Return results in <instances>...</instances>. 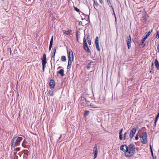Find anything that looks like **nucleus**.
<instances>
[{"instance_id": "obj_33", "label": "nucleus", "mask_w": 159, "mask_h": 159, "mask_svg": "<svg viewBox=\"0 0 159 159\" xmlns=\"http://www.w3.org/2000/svg\"><path fill=\"white\" fill-rule=\"evenodd\" d=\"M78 33V31H77L76 32V38L77 41V42H79Z\"/></svg>"}, {"instance_id": "obj_10", "label": "nucleus", "mask_w": 159, "mask_h": 159, "mask_svg": "<svg viewBox=\"0 0 159 159\" xmlns=\"http://www.w3.org/2000/svg\"><path fill=\"white\" fill-rule=\"evenodd\" d=\"M152 33V30H150L147 34L144 36L143 38L142 39L141 41V44H143L144 43V41L148 38L149 36Z\"/></svg>"}, {"instance_id": "obj_40", "label": "nucleus", "mask_w": 159, "mask_h": 159, "mask_svg": "<svg viewBox=\"0 0 159 159\" xmlns=\"http://www.w3.org/2000/svg\"><path fill=\"white\" fill-rule=\"evenodd\" d=\"M43 66V72L45 70V66Z\"/></svg>"}, {"instance_id": "obj_2", "label": "nucleus", "mask_w": 159, "mask_h": 159, "mask_svg": "<svg viewBox=\"0 0 159 159\" xmlns=\"http://www.w3.org/2000/svg\"><path fill=\"white\" fill-rule=\"evenodd\" d=\"M23 139V138L20 137L16 136L14 137L11 143V148H15L16 147L19 146Z\"/></svg>"}, {"instance_id": "obj_25", "label": "nucleus", "mask_w": 159, "mask_h": 159, "mask_svg": "<svg viewBox=\"0 0 159 159\" xmlns=\"http://www.w3.org/2000/svg\"><path fill=\"white\" fill-rule=\"evenodd\" d=\"M89 113V111H86L84 113V116L85 117L88 116Z\"/></svg>"}, {"instance_id": "obj_24", "label": "nucleus", "mask_w": 159, "mask_h": 159, "mask_svg": "<svg viewBox=\"0 0 159 159\" xmlns=\"http://www.w3.org/2000/svg\"><path fill=\"white\" fill-rule=\"evenodd\" d=\"M128 134V133L127 132H126L125 133V134H124V136L123 137V140H125L126 139V137L127 136V134Z\"/></svg>"}, {"instance_id": "obj_30", "label": "nucleus", "mask_w": 159, "mask_h": 159, "mask_svg": "<svg viewBox=\"0 0 159 159\" xmlns=\"http://www.w3.org/2000/svg\"><path fill=\"white\" fill-rule=\"evenodd\" d=\"M153 69H154V65H153V63H152V65H151V67H150V68H149V69H150V70H153V71H154Z\"/></svg>"}, {"instance_id": "obj_34", "label": "nucleus", "mask_w": 159, "mask_h": 159, "mask_svg": "<svg viewBox=\"0 0 159 159\" xmlns=\"http://www.w3.org/2000/svg\"><path fill=\"white\" fill-rule=\"evenodd\" d=\"M156 38L157 39L159 38V31H157Z\"/></svg>"}, {"instance_id": "obj_8", "label": "nucleus", "mask_w": 159, "mask_h": 159, "mask_svg": "<svg viewBox=\"0 0 159 159\" xmlns=\"http://www.w3.org/2000/svg\"><path fill=\"white\" fill-rule=\"evenodd\" d=\"M97 146L96 144H95L93 149V152L94 153V159L97 156L98 154V149H97Z\"/></svg>"}, {"instance_id": "obj_22", "label": "nucleus", "mask_w": 159, "mask_h": 159, "mask_svg": "<svg viewBox=\"0 0 159 159\" xmlns=\"http://www.w3.org/2000/svg\"><path fill=\"white\" fill-rule=\"evenodd\" d=\"M72 32V30L70 29H69L67 31L66 35H70Z\"/></svg>"}, {"instance_id": "obj_50", "label": "nucleus", "mask_w": 159, "mask_h": 159, "mask_svg": "<svg viewBox=\"0 0 159 159\" xmlns=\"http://www.w3.org/2000/svg\"><path fill=\"white\" fill-rule=\"evenodd\" d=\"M24 142H23L22 144V145L23 147H25L24 146Z\"/></svg>"}, {"instance_id": "obj_28", "label": "nucleus", "mask_w": 159, "mask_h": 159, "mask_svg": "<svg viewBox=\"0 0 159 159\" xmlns=\"http://www.w3.org/2000/svg\"><path fill=\"white\" fill-rule=\"evenodd\" d=\"M61 59L62 61H65L66 60V57L64 56H62Z\"/></svg>"}, {"instance_id": "obj_6", "label": "nucleus", "mask_w": 159, "mask_h": 159, "mask_svg": "<svg viewBox=\"0 0 159 159\" xmlns=\"http://www.w3.org/2000/svg\"><path fill=\"white\" fill-rule=\"evenodd\" d=\"M126 43L128 47V49H130L131 45V38L130 35H129V36L127 39L126 40Z\"/></svg>"}, {"instance_id": "obj_32", "label": "nucleus", "mask_w": 159, "mask_h": 159, "mask_svg": "<svg viewBox=\"0 0 159 159\" xmlns=\"http://www.w3.org/2000/svg\"><path fill=\"white\" fill-rule=\"evenodd\" d=\"M75 10L78 12H80V10L77 7L74 6Z\"/></svg>"}, {"instance_id": "obj_5", "label": "nucleus", "mask_w": 159, "mask_h": 159, "mask_svg": "<svg viewBox=\"0 0 159 159\" xmlns=\"http://www.w3.org/2000/svg\"><path fill=\"white\" fill-rule=\"evenodd\" d=\"M147 134L146 132L143 133L142 136L140 137L142 143L145 144L147 143Z\"/></svg>"}, {"instance_id": "obj_39", "label": "nucleus", "mask_w": 159, "mask_h": 159, "mask_svg": "<svg viewBox=\"0 0 159 159\" xmlns=\"http://www.w3.org/2000/svg\"><path fill=\"white\" fill-rule=\"evenodd\" d=\"M151 151V155H152V157H154V156H153V152L152 150V151Z\"/></svg>"}, {"instance_id": "obj_19", "label": "nucleus", "mask_w": 159, "mask_h": 159, "mask_svg": "<svg viewBox=\"0 0 159 159\" xmlns=\"http://www.w3.org/2000/svg\"><path fill=\"white\" fill-rule=\"evenodd\" d=\"M89 106L91 108H96L98 107L96 105L92 103L90 104Z\"/></svg>"}, {"instance_id": "obj_9", "label": "nucleus", "mask_w": 159, "mask_h": 159, "mask_svg": "<svg viewBox=\"0 0 159 159\" xmlns=\"http://www.w3.org/2000/svg\"><path fill=\"white\" fill-rule=\"evenodd\" d=\"M95 43L96 45V47L97 50L98 51H100V49L99 48V41H98V37L97 36L96 37Z\"/></svg>"}, {"instance_id": "obj_26", "label": "nucleus", "mask_w": 159, "mask_h": 159, "mask_svg": "<svg viewBox=\"0 0 159 159\" xmlns=\"http://www.w3.org/2000/svg\"><path fill=\"white\" fill-rule=\"evenodd\" d=\"M72 62L71 61H68V65L67 67V69H69V68L71 67V63Z\"/></svg>"}, {"instance_id": "obj_51", "label": "nucleus", "mask_w": 159, "mask_h": 159, "mask_svg": "<svg viewBox=\"0 0 159 159\" xmlns=\"http://www.w3.org/2000/svg\"><path fill=\"white\" fill-rule=\"evenodd\" d=\"M158 118H155V120L154 121H157V120H158Z\"/></svg>"}, {"instance_id": "obj_41", "label": "nucleus", "mask_w": 159, "mask_h": 159, "mask_svg": "<svg viewBox=\"0 0 159 159\" xmlns=\"http://www.w3.org/2000/svg\"><path fill=\"white\" fill-rule=\"evenodd\" d=\"M157 121H154V126L155 127L156 126V124H157Z\"/></svg>"}, {"instance_id": "obj_47", "label": "nucleus", "mask_w": 159, "mask_h": 159, "mask_svg": "<svg viewBox=\"0 0 159 159\" xmlns=\"http://www.w3.org/2000/svg\"><path fill=\"white\" fill-rule=\"evenodd\" d=\"M153 71H153V70H150L149 72L150 73H154Z\"/></svg>"}, {"instance_id": "obj_20", "label": "nucleus", "mask_w": 159, "mask_h": 159, "mask_svg": "<svg viewBox=\"0 0 159 159\" xmlns=\"http://www.w3.org/2000/svg\"><path fill=\"white\" fill-rule=\"evenodd\" d=\"M133 80V78H132L128 79L127 81V84H130L131 83Z\"/></svg>"}, {"instance_id": "obj_56", "label": "nucleus", "mask_w": 159, "mask_h": 159, "mask_svg": "<svg viewBox=\"0 0 159 159\" xmlns=\"http://www.w3.org/2000/svg\"><path fill=\"white\" fill-rule=\"evenodd\" d=\"M88 98V100H89V99H88V98Z\"/></svg>"}, {"instance_id": "obj_55", "label": "nucleus", "mask_w": 159, "mask_h": 159, "mask_svg": "<svg viewBox=\"0 0 159 159\" xmlns=\"http://www.w3.org/2000/svg\"><path fill=\"white\" fill-rule=\"evenodd\" d=\"M61 66H59V67H58V69H59V68H61Z\"/></svg>"}, {"instance_id": "obj_16", "label": "nucleus", "mask_w": 159, "mask_h": 159, "mask_svg": "<svg viewBox=\"0 0 159 159\" xmlns=\"http://www.w3.org/2000/svg\"><path fill=\"white\" fill-rule=\"evenodd\" d=\"M123 131V129L122 128L120 130L119 132V139L120 140H123V137L122 133Z\"/></svg>"}, {"instance_id": "obj_49", "label": "nucleus", "mask_w": 159, "mask_h": 159, "mask_svg": "<svg viewBox=\"0 0 159 159\" xmlns=\"http://www.w3.org/2000/svg\"><path fill=\"white\" fill-rule=\"evenodd\" d=\"M157 49H158V52L159 53V44H158V46H157Z\"/></svg>"}, {"instance_id": "obj_38", "label": "nucleus", "mask_w": 159, "mask_h": 159, "mask_svg": "<svg viewBox=\"0 0 159 159\" xmlns=\"http://www.w3.org/2000/svg\"><path fill=\"white\" fill-rule=\"evenodd\" d=\"M138 139L139 137L138 136V134H137L135 137V139L136 140H137Z\"/></svg>"}, {"instance_id": "obj_12", "label": "nucleus", "mask_w": 159, "mask_h": 159, "mask_svg": "<svg viewBox=\"0 0 159 159\" xmlns=\"http://www.w3.org/2000/svg\"><path fill=\"white\" fill-rule=\"evenodd\" d=\"M55 85V82L53 80H51L49 82V87L50 89L54 88Z\"/></svg>"}, {"instance_id": "obj_15", "label": "nucleus", "mask_w": 159, "mask_h": 159, "mask_svg": "<svg viewBox=\"0 0 159 159\" xmlns=\"http://www.w3.org/2000/svg\"><path fill=\"white\" fill-rule=\"evenodd\" d=\"M154 64L157 70H159V64L158 61L157 59H155L154 61Z\"/></svg>"}, {"instance_id": "obj_21", "label": "nucleus", "mask_w": 159, "mask_h": 159, "mask_svg": "<svg viewBox=\"0 0 159 159\" xmlns=\"http://www.w3.org/2000/svg\"><path fill=\"white\" fill-rule=\"evenodd\" d=\"M93 61H91L88 64L87 66V69L88 70L90 68L91 64L93 63Z\"/></svg>"}, {"instance_id": "obj_31", "label": "nucleus", "mask_w": 159, "mask_h": 159, "mask_svg": "<svg viewBox=\"0 0 159 159\" xmlns=\"http://www.w3.org/2000/svg\"><path fill=\"white\" fill-rule=\"evenodd\" d=\"M53 36H52V38H51V40H50V44L52 45L53 42Z\"/></svg>"}, {"instance_id": "obj_11", "label": "nucleus", "mask_w": 159, "mask_h": 159, "mask_svg": "<svg viewBox=\"0 0 159 159\" xmlns=\"http://www.w3.org/2000/svg\"><path fill=\"white\" fill-rule=\"evenodd\" d=\"M42 66H45L47 63L46 54L44 53L43 54V58H41Z\"/></svg>"}, {"instance_id": "obj_29", "label": "nucleus", "mask_w": 159, "mask_h": 159, "mask_svg": "<svg viewBox=\"0 0 159 159\" xmlns=\"http://www.w3.org/2000/svg\"><path fill=\"white\" fill-rule=\"evenodd\" d=\"M86 102V104L87 106H89L90 105V101L89 100H88V98H87L86 101L85 102Z\"/></svg>"}, {"instance_id": "obj_52", "label": "nucleus", "mask_w": 159, "mask_h": 159, "mask_svg": "<svg viewBox=\"0 0 159 159\" xmlns=\"http://www.w3.org/2000/svg\"><path fill=\"white\" fill-rule=\"evenodd\" d=\"M113 14L114 15V16H116V15L115 14V12H114V11H113Z\"/></svg>"}, {"instance_id": "obj_36", "label": "nucleus", "mask_w": 159, "mask_h": 159, "mask_svg": "<svg viewBox=\"0 0 159 159\" xmlns=\"http://www.w3.org/2000/svg\"><path fill=\"white\" fill-rule=\"evenodd\" d=\"M88 43L89 45H90L91 44V42L90 39H88Z\"/></svg>"}, {"instance_id": "obj_45", "label": "nucleus", "mask_w": 159, "mask_h": 159, "mask_svg": "<svg viewBox=\"0 0 159 159\" xmlns=\"http://www.w3.org/2000/svg\"><path fill=\"white\" fill-rule=\"evenodd\" d=\"M99 1L101 3V4H102L103 3V2L102 0H99Z\"/></svg>"}, {"instance_id": "obj_46", "label": "nucleus", "mask_w": 159, "mask_h": 159, "mask_svg": "<svg viewBox=\"0 0 159 159\" xmlns=\"http://www.w3.org/2000/svg\"><path fill=\"white\" fill-rule=\"evenodd\" d=\"M149 147L150 149V151H152V150L151 145H149Z\"/></svg>"}, {"instance_id": "obj_7", "label": "nucleus", "mask_w": 159, "mask_h": 159, "mask_svg": "<svg viewBox=\"0 0 159 159\" xmlns=\"http://www.w3.org/2000/svg\"><path fill=\"white\" fill-rule=\"evenodd\" d=\"M136 131V129L135 128H133L130 131V133L129 135L130 139H132Z\"/></svg>"}, {"instance_id": "obj_57", "label": "nucleus", "mask_w": 159, "mask_h": 159, "mask_svg": "<svg viewBox=\"0 0 159 159\" xmlns=\"http://www.w3.org/2000/svg\"><path fill=\"white\" fill-rule=\"evenodd\" d=\"M20 116V114L19 113V116Z\"/></svg>"}, {"instance_id": "obj_48", "label": "nucleus", "mask_w": 159, "mask_h": 159, "mask_svg": "<svg viewBox=\"0 0 159 159\" xmlns=\"http://www.w3.org/2000/svg\"><path fill=\"white\" fill-rule=\"evenodd\" d=\"M61 135H62L61 134L60 135V137H59V138L58 139V140H60V139H61Z\"/></svg>"}, {"instance_id": "obj_18", "label": "nucleus", "mask_w": 159, "mask_h": 159, "mask_svg": "<svg viewBox=\"0 0 159 159\" xmlns=\"http://www.w3.org/2000/svg\"><path fill=\"white\" fill-rule=\"evenodd\" d=\"M93 7H94V8L96 10H97V9L95 8V6H96V7H98L99 5V4L97 1L95 0H93Z\"/></svg>"}, {"instance_id": "obj_23", "label": "nucleus", "mask_w": 159, "mask_h": 159, "mask_svg": "<svg viewBox=\"0 0 159 159\" xmlns=\"http://www.w3.org/2000/svg\"><path fill=\"white\" fill-rule=\"evenodd\" d=\"M48 93L49 94V95L51 96H53L54 95L53 92L52 91H51L50 90H49L48 91Z\"/></svg>"}, {"instance_id": "obj_53", "label": "nucleus", "mask_w": 159, "mask_h": 159, "mask_svg": "<svg viewBox=\"0 0 159 159\" xmlns=\"http://www.w3.org/2000/svg\"><path fill=\"white\" fill-rule=\"evenodd\" d=\"M115 21H116V16H115Z\"/></svg>"}, {"instance_id": "obj_27", "label": "nucleus", "mask_w": 159, "mask_h": 159, "mask_svg": "<svg viewBox=\"0 0 159 159\" xmlns=\"http://www.w3.org/2000/svg\"><path fill=\"white\" fill-rule=\"evenodd\" d=\"M7 52L8 54L10 53V55H11V50L10 48H8L7 50Z\"/></svg>"}, {"instance_id": "obj_42", "label": "nucleus", "mask_w": 159, "mask_h": 159, "mask_svg": "<svg viewBox=\"0 0 159 159\" xmlns=\"http://www.w3.org/2000/svg\"><path fill=\"white\" fill-rule=\"evenodd\" d=\"M110 7H111L112 10H113V11H114V9L113 7H112L111 5V6H110Z\"/></svg>"}, {"instance_id": "obj_54", "label": "nucleus", "mask_w": 159, "mask_h": 159, "mask_svg": "<svg viewBox=\"0 0 159 159\" xmlns=\"http://www.w3.org/2000/svg\"><path fill=\"white\" fill-rule=\"evenodd\" d=\"M89 35H88L87 36V39H88H88H89Z\"/></svg>"}, {"instance_id": "obj_13", "label": "nucleus", "mask_w": 159, "mask_h": 159, "mask_svg": "<svg viewBox=\"0 0 159 159\" xmlns=\"http://www.w3.org/2000/svg\"><path fill=\"white\" fill-rule=\"evenodd\" d=\"M87 98L82 96L79 98V99H80V103L82 105H83L84 106V102L86 101Z\"/></svg>"}, {"instance_id": "obj_37", "label": "nucleus", "mask_w": 159, "mask_h": 159, "mask_svg": "<svg viewBox=\"0 0 159 159\" xmlns=\"http://www.w3.org/2000/svg\"><path fill=\"white\" fill-rule=\"evenodd\" d=\"M52 44H49V51H50L51 50L52 48Z\"/></svg>"}, {"instance_id": "obj_1", "label": "nucleus", "mask_w": 159, "mask_h": 159, "mask_svg": "<svg viewBox=\"0 0 159 159\" xmlns=\"http://www.w3.org/2000/svg\"><path fill=\"white\" fill-rule=\"evenodd\" d=\"M120 150L124 152V156L126 157H130L134 156L135 152V146L133 143H130L128 146L125 144L120 147Z\"/></svg>"}, {"instance_id": "obj_35", "label": "nucleus", "mask_w": 159, "mask_h": 159, "mask_svg": "<svg viewBox=\"0 0 159 159\" xmlns=\"http://www.w3.org/2000/svg\"><path fill=\"white\" fill-rule=\"evenodd\" d=\"M107 2L108 5H109V6L110 7V6H111V4L110 1L109 0H107Z\"/></svg>"}, {"instance_id": "obj_14", "label": "nucleus", "mask_w": 159, "mask_h": 159, "mask_svg": "<svg viewBox=\"0 0 159 159\" xmlns=\"http://www.w3.org/2000/svg\"><path fill=\"white\" fill-rule=\"evenodd\" d=\"M64 70L63 69H61L57 72V73L60 74L61 76L63 77L64 75Z\"/></svg>"}, {"instance_id": "obj_3", "label": "nucleus", "mask_w": 159, "mask_h": 159, "mask_svg": "<svg viewBox=\"0 0 159 159\" xmlns=\"http://www.w3.org/2000/svg\"><path fill=\"white\" fill-rule=\"evenodd\" d=\"M83 48L84 50L86 51L88 53H89L90 52V51L88 45V44L87 43L86 39L85 38H84L83 39Z\"/></svg>"}, {"instance_id": "obj_4", "label": "nucleus", "mask_w": 159, "mask_h": 159, "mask_svg": "<svg viewBox=\"0 0 159 159\" xmlns=\"http://www.w3.org/2000/svg\"><path fill=\"white\" fill-rule=\"evenodd\" d=\"M67 55L68 58V61H71L72 62L74 59V56L73 52L71 49H69L67 52Z\"/></svg>"}, {"instance_id": "obj_43", "label": "nucleus", "mask_w": 159, "mask_h": 159, "mask_svg": "<svg viewBox=\"0 0 159 159\" xmlns=\"http://www.w3.org/2000/svg\"><path fill=\"white\" fill-rule=\"evenodd\" d=\"M63 33L66 35L67 34V31L66 30H63Z\"/></svg>"}, {"instance_id": "obj_44", "label": "nucleus", "mask_w": 159, "mask_h": 159, "mask_svg": "<svg viewBox=\"0 0 159 159\" xmlns=\"http://www.w3.org/2000/svg\"><path fill=\"white\" fill-rule=\"evenodd\" d=\"M153 159H157V157L156 156H155L154 157H153Z\"/></svg>"}, {"instance_id": "obj_17", "label": "nucleus", "mask_w": 159, "mask_h": 159, "mask_svg": "<svg viewBox=\"0 0 159 159\" xmlns=\"http://www.w3.org/2000/svg\"><path fill=\"white\" fill-rule=\"evenodd\" d=\"M56 49H57V47H54L53 49V52H52V57L54 58V59H53L54 60H55L54 58H55V53L56 52Z\"/></svg>"}]
</instances>
